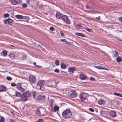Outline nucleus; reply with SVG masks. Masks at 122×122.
<instances>
[{
	"label": "nucleus",
	"instance_id": "1",
	"mask_svg": "<svg viewBox=\"0 0 122 122\" xmlns=\"http://www.w3.org/2000/svg\"><path fill=\"white\" fill-rule=\"evenodd\" d=\"M72 115V113L70 109H66L63 111L62 114L63 118L65 119L71 117Z\"/></svg>",
	"mask_w": 122,
	"mask_h": 122
},
{
	"label": "nucleus",
	"instance_id": "2",
	"mask_svg": "<svg viewBox=\"0 0 122 122\" xmlns=\"http://www.w3.org/2000/svg\"><path fill=\"white\" fill-rule=\"evenodd\" d=\"M31 95V94L28 92H25L24 93L23 95L21 96V98L22 101L24 102L26 101L28 99V97Z\"/></svg>",
	"mask_w": 122,
	"mask_h": 122
},
{
	"label": "nucleus",
	"instance_id": "3",
	"mask_svg": "<svg viewBox=\"0 0 122 122\" xmlns=\"http://www.w3.org/2000/svg\"><path fill=\"white\" fill-rule=\"evenodd\" d=\"M68 96L71 98L76 97L77 96V94L76 91L74 90H71L69 92L68 94Z\"/></svg>",
	"mask_w": 122,
	"mask_h": 122
},
{
	"label": "nucleus",
	"instance_id": "4",
	"mask_svg": "<svg viewBox=\"0 0 122 122\" xmlns=\"http://www.w3.org/2000/svg\"><path fill=\"white\" fill-rule=\"evenodd\" d=\"M46 96L43 95H38L37 97V100L40 102H43L46 99Z\"/></svg>",
	"mask_w": 122,
	"mask_h": 122
},
{
	"label": "nucleus",
	"instance_id": "5",
	"mask_svg": "<svg viewBox=\"0 0 122 122\" xmlns=\"http://www.w3.org/2000/svg\"><path fill=\"white\" fill-rule=\"evenodd\" d=\"M45 82L44 80H40L38 82L37 86L38 87H39V89L40 90H41L43 87V86Z\"/></svg>",
	"mask_w": 122,
	"mask_h": 122
},
{
	"label": "nucleus",
	"instance_id": "6",
	"mask_svg": "<svg viewBox=\"0 0 122 122\" xmlns=\"http://www.w3.org/2000/svg\"><path fill=\"white\" fill-rule=\"evenodd\" d=\"M87 95V94L85 93H80L79 97L81 100L83 101L86 99Z\"/></svg>",
	"mask_w": 122,
	"mask_h": 122
},
{
	"label": "nucleus",
	"instance_id": "7",
	"mask_svg": "<svg viewBox=\"0 0 122 122\" xmlns=\"http://www.w3.org/2000/svg\"><path fill=\"white\" fill-rule=\"evenodd\" d=\"M61 19L63 21L68 24H69L70 23V22L68 20L67 17L65 15H64L62 16Z\"/></svg>",
	"mask_w": 122,
	"mask_h": 122
},
{
	"label": "nucleus",
	"instance_id": "8",
	"mask_svg": "<svg viewBox=\"0 0 122 122\" xmlns=\"http://www.w3.org/2000/svg\"><path fill=\"white\" fill-rule=\"evenodd\" d=\"M29 81L31 83H33L36 82V80L34 76L30 75L29 77Z\"/></svg>",
	"mask_w": 122,
	"mask_h": 122
},
{
	"label": "nucleus",
	"instance_id": "9",
	"mask_svg": "<svg viewBox=\"0 0 122 122\" xmlns=\"http://www.w3.org/2000/svg\"><path fill=\"white\" fill-rule=\"evenodd\" d=\"M16 88L20 91L23 92L24 91L25 89L21 87V84L20 83H18L16 85Z\"/></svg>",
	"mask_w": 122,
	"mask_h": 122
},
{
	"label": "nucleus",
	"instance_id": "10",
	"mask_svg": "<svg viewBox=\"0 0 122 122\" xmlns=\"http://www.w3.org/2000/svg\"><path fill=\"white\" fill-rule=\"evenodd\" d=\"M13 22V20L10 19L9 18L7 19H5L4 20V23L6 24H8L10 23H12Z\"/></svg>",
	"mask_w": 122,
	"mask_h": 122
},
{
	"label": "nucleus",
	"instance_id": "11",
	"mask_svg": "<svg viewBox=\"0 0 122 122\" xmlns=\"http://www.w3.org/2000/svg\"><path fill=\"white\" fill-rule=\"evenodd\" d=\"M76 68L75 67H70L68 69V71L71 74H72L74 73V71H75Z\"/></svg>",
	"mask_w": 122,
	"mask_h": 122
},
{
	"label": "nucleus",
	"instance_id": "12",
	"mask_svg": "<svg viewBox=\"0 0 122 122\" xmlns=\"http://www.w3.org/2000/svg\"><path fill=\"white\" fill-rule=\"evenodd\" d=\"M15 55V53L13 52H11L9 55V57L12 59H13L14 58Z\"/></svg>",
	"mask_w": 122,
	"mask_h": 122
},
{
	"label": "nucleus",
	"instance_id": "13",
	"mask_svg": "<svg viewBox=\"0 0 122 122\" xmlns=\"http://www.w3.org/2000/svg\"><path fill=\"white\" fill-rule=\"evenodd\" d=\"M80 78L81 80H85L87 78V77L83 73H81L80 74Z\"/></svg>",
	"mask_w": 122,
	"mask_h": 122
},
{
	"label": "nucleus",
	"instance_id": "14",
	"mask_svg": "<svg viewBox=\"0 0 122 122\" xmlns=\"http://www.w3.org/2000/svg\"><path fill=\"white\" fill-rule=\"evenodd\" d=\"M110 115L112 117H114L116 116V112L113 111H111L110 112Z\"/></svg>",
	"mask_w": 122,
	"mask_h": 122
},
{
	"label": "nucleus",
	"instance_id": "15",
	"mask_svg": "<svg viewBox=\"0 0 122 122\" xmlns=\"http://www.w3.org/2000/svg\"><path fill=\"white\" fill-rule=\"evenodd\" d=\"M98 103L100 105L105 104V101L102 99H100L98 101Z\"/></svg>",
	"mask_w": 122,
	"mask_h": 122
},
{
	"label": "nucleus",
	"instance_id": "16",
	"mask_svg": "<svg viewBox=\"0 0 122 122\" xmlns=\"http://www.w3.org/2000/svg\"><path fill=\"white\" fill-rule=\"evenodd\" d=\"M100 113L101 115L102 116H105L107 114V112L103 110H101Z\"/></svg>",
	"mask_w": 122,
	"mask_h": 122
},
{
	"label": "nucleus",
	"instance_id": "17",
	"mask_svg": "<svg viewBox=\"0 0 122 122\" xmlns=\"http://www.w3.org/2000/svg\"><path fill=\"white\" fill-rule=\"evenodd\" d=\"M48 81L50 82H54V85L53 86H55L56 85L57 83L56 82V80L53 78H51L48 80Z\"/></svg>",
	"mask_w": 122,
	"mask_h": 122
},
{
	"label": "nucleus",
	"instance_id": "18",
	"mask_svg": "<svg viewBox=\"0 0 122 122\" xmlns=\"http://www.w3.org/2000/svg\"><path fill=\"white\" fill-rule=\"evenodd\" d=\"M6 89L5 86H0V92L5 91Z\"/></svg>",
	"mask_w": 122,
	"mask_h": 122
},
{
	"label": "nucleus",
	"instance_id": "19",
	"mask_svg": "<svg viewBox=\"0 0 122 122\" xmlns=\"http://www.w3.org/2000/svg\"><path fill=\"white\" fill-rule=\"evenodd\" d=\"M1 54V55L2 56H6L7 55V53L6 50H4L2 52Z\"/></svg>",
	"mask_w": 122,
	"mask_h": 122
},
{
	"label": "nucleus",
	"instance_id": "20",
	"mask_svg": "<svg viewBox=\"0 0 122 122\" xmlns=\"http://www.w3.org/2000/svg\"><path fill=\"white\" fill-rule=\"evenodd\" d=\"M10 2L13 4L14 5H16L18 4V3L17 1L15 0H11Z\"/></svg>",
	"mask_w": 122,
	"mask_h": 122
},
{
	"label": "nucleus",
	"instance_id": "21",
	"mask_svg": "<svg viewBox=\"0 0 122 122\" xmlns=\"http://www.w3.org/2000/svg\"><path fill=\"white\" fill-rule=\"evenodd\" d=\"M16 17L19 19H22L23 18V16L20 15H17L16 16Z\"/></svg>",
	"mask_w": 122,
	"mask_h": 122
},
{
	"label": "nucleus",
	"instance_id": "22",
	"mask_svg": "<svg viewBox=\"0 0 122 122\" xmlns=\"http://www.w3.org/2000/svg\"><path fill=\"white\" fill-rule=\"evenodd\" d=\"M61 13L59 12H57L56 14V17L58 19H59L61 17Z\"/></svg>",
	"mask_w": 122,
	"mask_h": 122
},
{
	"label": "nucleus",
	"instance_id": "23",
	"mask_svg": "<svg viewBox=\"0 0 122 122\" xmlns=\"http://www.w3.org/2000/svg\"><path fill=\"white\" fill-rule=\"evenodd\" d=\"M61 68L64 69L66 68V66L64 63H61Z\"/></svg>",
	"mask_w": 122,
	"mask_h": 122
},
{
	"label": "nucleus",
	"instance_id": "24",
	"mask_svg": "<svg viewBox=\"0 0 122 122\" xmlns=\"http://www.w3.org/2000/svg\"><path fill=\"white\" fill-rule=\"evenodd\" d=\"M94 67L95 68H96L97 69H105L106 70H107V68H103V67L101 66H94Z\"/></svg>",
	"mask_w": 122,
	"mask_h": 122
},
{
	"label": "nucleus",
	"instance_id": "25",
	"mask_svg": "<svg viewBox=\"0 0 122 122\" xmlns=\"http://www.w3.org/2000/svg\"><path fill=\"white\" fill-rule=\"evenodd\" d=\"M15 92V95L17 97H21V96L22 95H21V94L19 92H18L16 91Z\"/></svg>",
	"mask_w": 122,
	"mask_h": 122
},
{
	"label": "nucleus",
	"instance_id": "26",
	"mask_svg": "<svg viewBox=\"0 0 122 122\" xmlns=\"http://www.w3.org/2000/svg\"><path fill=\"white\" fill-rule=\"evenodd\" d=\"M75 27L79 29H82V27L81 26L78 25H76Z\"/></svg>",
	"mask_w": 122,
	"mask_h": 122
},
{
	"label": "nucleus",
	"instance_id": "27",
	"mask_svg": "<svg viewBox=\"0 0 122 122\" xmlns=\"http://www.w3.org/2000/svg\"><path fill=\"white\" fill-rule=\"evenodd\" d=\"M59 109V107L57 106H55L54 108V109L55 111H56L58 110Z\"/></svg>",
	"mask_w": 122,
	"mask_h": 122
},
{
	"label": "nucleus",
	"instance_id": "28",
	"mask_svg": "<svg viewBox=\"0 0 122 122\" xmlns=\"http://www.w3.org/2000/svg\"><path fill=\"white\" fill-rule=\"evenodd\" d=\"M5 120V119L4 117L1 116H0V122H4Z\"/></svg>",
	"mask_w": 122,
	"mask_h": 122
},
{
	"label": "nucleus",
	"instance_id": "29",
	"mask_svg": "<svg viewBox=\"0 0 122 122\" xmlns=\"http://www.w3.org/2000/svg\"><path fill=\"white\" fill-rule=\"evenodd\" d=\"M54 100L53 99H51L49 101V104L50 105H52L53 103Z\"/></svg>",
	"mask_w": 122,
	"mask_h": 122
},
{
	"label": "nucleus",
	"instance_id": "30",
	"mask_svg": "<svg viewBox=\"0 0 122 122\" xmlns=\"http://www.w3.org/2000/svg\"><path fill=\"white\" fill-rule=\"evenodd\" d=\"M121 60H122L120 57H117V61L118 62H121Z\"/></svg>",
	"mask_w": 122,
	"mask_h": 122
},
{
	"label": "nucleus",
	"instance_id": "31",
	"mask_svg": "<svg viewBox=\"0 0 122 122\" xmlns=\"http://www.w3.org/2000/svg\"><path fill=\"white\" fill-rule=\"evenodd\" d=\"M43 120L42 119H39L37 121L34 122H43Z\"/></svg>",
	"mask_w": 122,
	"mask_h": 122
},
{
	"label": "nucleus",
	"instance_id": "32",
	"mask_svg": "<svg viewBox=\"0 0 122 122\" xmlns=\"http://www.w3.org/2000/svg\"><path fill=\"white\" fill-rule=\"evenodd\" d=\"M22 6L23 8H25L27 6V5L26 3H24L22 5Z\"/></svg>",
	"mask_w": 122,
	"mask_h": 122
},
{
	"label": "nucleus",
	"instance_id": "33",
	"mask_svg": "<svg viewBox=\"0 0 122 122\" xmlns=\"http://www.w3.org/2000/svg\"><path fill=\"white\" fill-rule=\"evenodd\" d=\"M37 112L36 113H37V114H41V112H40V110L39 109H38L37 110Z\"/></svg>",
	"mask_w": 122,
	"mask_h": 122
},
{
	"label": "nucleus",
	"instance_id": "34",
	"mask_svg": "<svg viewBox=\"0 0 122 122\" xmlns=\"http://www.w3.org/2000/svg\"><path fill=\"white\" fill-rule=\"evenodd\" d=\"M60 40L62 42H66V44H67V43L69 42H66V40L65 39H60Z\"/></svg>",
	"mask_w": 122,
	"mask_h": 122
},
{
	"label": "nucleus",
	"instance_id": "35",
	"mask_svg": "<svg viewBox=\"0 0 122 122\" xmlns=\"http://www.w3.org/2000/svg\"><path fill=\"white\" fill-rule=\"evenodd\" d=\"M55 64L57 66H58L59 65V61L58 60H56L55 62Z\"/></svg>",
	"mask_w": 122,
	"mask_h": 122
},
{
	"label": "nucleus",
	"instance_id": "36",
	"mask_svg": "<svg viewBox=\"0 0 122 122\" xmlns=\"http://www.w3.org/2000/svg\"><path fill=\"white\" fill-rule=\"evenodd\" d=\"M9 15L8 14L6 13L4 14V17L5 18L9 17Z\"/></svg>",
	"mask_w": 122,
	"mask_h": 122
},
{
	"label": "nucleus",
	"instance_id": "37",
	"mask_svg": "<svg viewBox=\"0 0 122 122\" xmlns=\"http://www.w3.org/2000/svg\"><path fill=\"white\" fill-rule=\"evenodd\" d=\"M80 36H81L82 37H85L86 36L85 35H84V34H83L81 33H80Z\"/></svg>",
	"mask_w": 122,
	"mask_h": 122
},
{
	"label": "nucleus",
	"instance_id": "38",
	"mask_svg": "<svg viewBox=\"0 0 122 122\" xmlns=\"http://www.w3.org/2000/svg\"><path fill=\"white\" fill-rule=\"evenodd\" d=\"M6 79L8 80H12V78L9 76H7L6 77Z\"/></svg>",
	"mask_w": 122,
	"mask_h": 122
},
{
	"label": "nucleus",
	"instance_id": "39",
	"mask_svg": "<svg viewBox=\"0 0 122 122\" xmlns=\"http://www.w3.org/2000/svg\"><path fill=\"white\" fill-rule=\"evenodd\" d=\"M86 30L87 31L89 32H91L92 31V30L90 29H89L88 28H86Z\"/></svg>",
	"mask_w": 122,
	"mask_h": 122
},
{
	"label": "nucleus",
	"instance_id": "40",
	"mask_svg": "<svg viewBox=\"0 0 122 122\" xmlns=\"http://www.w3.org/2000/svg\"><path fill=\"white\" fill-rule=\"evenodd\" d=\"M54 71L56 73H59V71L58 69H55L54 70Z\"/></svg>",
	"mask_w": 122,
	"mask_h": 122
},
{
	"label": "nucleus",
	"instance_id": "41",
	"mask_svg": "<svg viewBox=\"0 0 122 122\" xmlns=\"http://www.w3.org/2000/svg\"><path fill=\"white\" fill-rule=\"evenodd\" d=\"M16 84L15 83H11V86H16Z\"/></svg>",
	"mask_w": 122,
	"mask_h": 122
},
{
	"label": "nucleus",
	"instance_id": "42",
	"mask_svg": "<svg viewBox=\"0 0 122 122\" xmlns=\"http://www.w3.org/2000/svg\"><path fill=\"white\" fill-rule=\"evenodd\" d=\"M50 30L51 31H53L54 30V29L52 27H51L50 28Z\"/></svg>",
	"mask_w": 122,
	"mask_h": 122
},
{
	"label": "nucleus",
	"instance_id": "43",
	"mask_svg": "<svg viewBox=\"0 0 122 122\" xmlns=\"http://www.w3.org/2000/svg\"><path fill=\"white\" fill-rule=\"evenodd\" d=\"M89 110L90 111L92 112H93L94 111V109L92 108H89Z\"/></svg>",
	"mask_w": 122,
	"mask_h": 122
},
{
	"label": "nucleus",
	"instance_id": "44",
	"mask_svg": "<svg viewBox=\"0 0 122 122\" xmlns=\"http://www.w3.org/2000/svg\"><path fill=\"white\" fill-rule=\"evenodd\" d=\"M36 94V93L35 92H33V96L34 98H35V96Z\"/></svg>",
	"mask_w": 122,
	"mask_h": 122
},
{
	"label": "nucleus",
	"instance_id": "45",
	"mask_svg": "<svg viewBox=\"0 0 122 122\" xmlns=\"http://www.w3.org/2000/svg\"><path fill=\"white\" fill-rule=\"evenodd\" d=\"M118 19L120 21L122 22V17H119Z\"/></svg>",
	"mask_w": 122,
	"mask_h": 122
},
{
	"label": "nucleus",
	"instance_id": "46",
	"mask_svg": "<svg viewBox=\"0 0 122 122\" xmlns=\"http://www.w3.org/2000/svg\"><path fill=\"white\" fill-rule=\"evenodd\" d=\"M36 62H34L33 63V64L34 65L36 66H37V67H40V66H39V65H36Z\"/></svg>",
	"mask_w": 122,
	"mask_h": 122
},
{
	"label": "nucleus",
	"instance_id": "47",
	"mask_svg": "<svg viewBox=\"0 0 122 122\" xmlns=\"http://www.w3.org/2000/svg\"><path fill=\"white\" fill-rule=\"evenodd\" d=\"M18 4H21L22 2V0H18V1H17Z\"/></svg>",
	"mask_w": 122,
	"mask_h": 122
},
{
	"label": "nucleus",
	"instance_id": "48",
	"mask_svg": "<svg viewBox=\"0 0 122 122\" xmlns=\"http://www.w3.org/2000/svg\"><path fill=\"white\" fill-rule=\"evenodd\" d=\"M119 93H117L116 92H115L114 93V94L115 95H116V96H118L119 95Z\"/></svg>",
	"mask_w": 122,
	"mask_h": 122
},
{
	"label": "nucleus",
	"instance_id": "49",
	"mask_svg": "<svg viewBox=\"0 0 122 122\" xmlns=\"http://www.w3.org/2000/svg\"><path fill=\"white\" fill-rule=\"evenodd\" d=\"M116 103L118 105H119L121 104V102L120 101H117L116 102Z\"/></svg>",
	"mask_w": 122,
	"mask_h": 122
},
{
	"label": "nucleus",
	"instance_id": "50",
	"mask_svg": "<svg viewBox=\"0 0 122 122\" xmlns=\"http://www.w3.org/2000/svg\"><path fill=\"white\" fill-rule=\"evenodd\" d=\"M61 35L63 36H64V33L62 31H61L60 32Z\"/></svg>",
	"mask_w": 122,
	"mask_h": 122
},
{
	"label": "nucleus",
	"instance_id": "51",
	"mask_svg": "<svg viewBox=\"0 0 122 122\" xmlns=\"http://www.w3.org/2000/svg\"><path fill=\"white\" fill-rule=\"evenodd\" d=\"M10 122H16L13 119H10Z\"/></svg>",
	"mask_w": 122,
	"mask_h": 122
},
{
	"label": "nucleus",
	"instance_id": "52",
	"mask_svg": "<svg viewBox=\"0 0 122 122\" xmlns=\"http://www.w3.org/2000/svg\"><path fill=\"white\" fill-rule=\"evenodd\" d=\"M90 80L92 81H94L95 80L94 78L93 77H90Z\"/></svg>",
	"mask_w": 122,
	"mask_h": 122
},
{
	"label": "nucleus",
	"instance_id": "53",
	"mask_svg": "<svg viewBox=\"0 0 122 122\" xmlns=\"http://www.w3.org/2000/svg\"><path fill=\"white\" fill-rule=\"evenodd\" d=\"M80 33H75V34L76 35H77L79 36H80Z\"/></svg>",
	"mask_w": 122,
	"mask_h": 122
},
{
	"label": "nucleus",
	"instance_id": "54",
	"mask_svg": "<svg viewBox=\"0 0 122 122\" xmlns=\"http://www.w3.org/2000/svg\"><path fill=\"white\" fill-rule=\"evenodd\" d=\"M26 2L27 4H29V0H26Z\"/></svg>",
	"mask_w": 122,
	"mask_h": 122
},
{
	"label": "nucleus",
	"instance_id": "55",
	"mask_svg": "<svg viewBox=\"0 0 122 122\" xmlns=\"http://www.w3.org/2000/svg\"><path fill=\"white\" fill-rule=\"evenodd\" d=\"M96 18V19H98L99 20H100V16H99L98 17H97Z\"/></svg>",
	"mask_w": 122,
	"mask_h": 122
},
{
	"label": "nucleus",
	"instance_id": "56",
	"mask_svg": "<svg viewBox=\"0 0 122 122\" xmlns=\"http://www.w3.org/2000/svg\"><path fill=\"white\" fill-rule=\"evenodd\" d=\"M115 52L117 54V55H118V52L117 50H115Z\"/></svg>",
	"mask_w": 122,
	"mask_h": 122
},
{
	"label": "nucleus",
	"instance_id": "57",
	"mask_svg": "<svg viewBox=\"0 0 122 122\" xmlns=\"http://www.w3.org/2000/svg\"><path fill=\"white\" fill-rule=\"evenodd\" d=\"M119 97H122V95L119 94V95L118 96Z\"/></svg>",
	"mask_w": 122,
	"mask_h": 122
},
{
	"label": "nucleus",
	"instance_id": "58",
	"mask_svg": "<svg viewBox=\"0 0 122 122\" xmlns=\"http://www.w3.org/2000/svg\"><path fill=\"white\" fill-rule=\"evenodd\" d=\"M117 54H116H116L115 53L114 54V57H116L117 56Z\"/></svg>",
	"mask_w": 122,
	"mask_h": 122
},
{
	"label": "nucleus",
	"instance_id": "59",
	"mask_svg": "<svg viewBox=\"0 0 122 122\" xmlns=\"http://www.w3.org/2000/svg\"><path fill=\"white\" fill-rule=\"evenodd\" d=\"M86 7L87 8H89L87 6H86Z\"/></svg>",
	"mask_w": 122,
	"mask_h": 122
},
{
	"label": "nucleus",
	"instance_id": "60",
	"mask_svg": "<svg viewBox=\"0 0 122 122\" xmlns=\"http://www.w3.org/2000/svg\"><path fill=\"white\" fill-rule=\"evenodd\" d=\"M38 47H41V46H40V45H38Z\"/></svg>",
	"mask_w": 122,
	"mask_h": 122
},
{
	"label": "nucleus",
	"instance_id": "61",
	"mask_svg": "<svg viewBox=\"0 0 122 122\" xmlns=\"http://www.w3.org/2000/svg\"><path fill=\"white\" fill-rule=\"evenodd\" d=\"M120 40V41H121V40Z\"/></svg>",
	"mask_w": 122,
	"mask_h": 122
},
{
	"label": "nucleus",
	"instance_id": "62",
	"mask_svg": "<svg viewBox=\"0 0 122 122\" xmlns=\"http://www.w3.org/2000/svg\"><path fill=\"white\" fill-rule=\"evenodd\" d=\"M11 46H13V45H12Z\"/></svg>",
	"mask_w": 122,
	"mask_h": 122
},
{
	"label": "nucleus",
	"instance_id": "63",
	"mask_svg": "<svg viewBox=\"0 0 122 122\" xmlns=\"http://www.w3.org/2000/svg\"><path fill=\"white\" fill-rule=\"evenodd\" d=\"M121 112H122V110L121 111Z\"/></svg>",
	"mask_w": 122,
	"mask_h": 122
}]
</instances>
